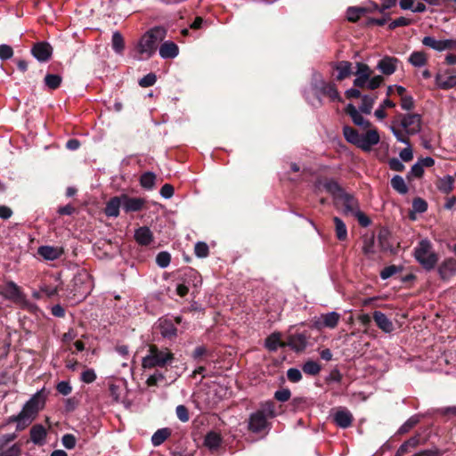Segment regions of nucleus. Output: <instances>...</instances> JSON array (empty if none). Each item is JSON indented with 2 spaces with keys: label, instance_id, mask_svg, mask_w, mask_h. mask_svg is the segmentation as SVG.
<instances>
[{
  "label": "nucleus",
  "instance_id": "obj_1",
  "mask_svg": "<svg viewBox=\"0 0 456 456\" xmlns=\"http://www.w3.org/2000/svg\"><path fill=\"white\" fill-rule=\"evenodd\" d=\"M421 126V116L416 113H409L402 116L399 121L393 122L391 130L398 142L408 144L409 137L419 134Z\"/></svg>",
  "mask_w": 456,
  "mask_h": 456
},
{
  "label": "nucleus",
  "instance_id": "obj_2",
  "mask_svg": "<svg viewBox=\"0 0 456 456\" xmlns=\"http://www.w3.org/2000/svg\"><path fill=\"white\" fill-rule=\"evenodd\" d=\"M44 405L45 398L41 392H37L24 404L18 415L10 417L9 422H16L17 429L22 430L31 424Z\"/></svg>",
  "mask_w": 456,
  "mask_h": 456
},
{
  "label": "nucleus",
  "instance_id": "obj_3",
  "mask_svg": "<svg viewBox=\"0 0 456 456\" xmlns=\"http://www.w3.org/2000/svg\"><path fill=\"white\" fill-rule=\"evenodd\" d=\"M166 37V30L161 27H155L142 36L135 46L136 57L139 60L151 58L157 50V45Z\"/></svg>",
  "mask_w": 456,
  "mask_h": 456
},
{
  "label": "nucleus",
  "instance_id": "obj_4",
  "mask_svg": "<svg viewBox=\"0 0 456 456\" xmlns=\"http://www.w3.org/2000/svg\"><path fill=\"white\" fill-rule=\"evenodd\" d=\"M413 255L417 262L427 271L433 270L439 259L432 243L427 239L421 240L418 243Z\"/></svg>",
  "mask_w": 456,
  "mask_h": 456
},
{
  "label": "nucleus",
  "instance_id": "obj_5",
  "mask_svg": "<svg viewBox=\"0 0 456 456\" xmlns=\"http://www.w3.org/2000/svg\"><path fill=\"white\" fill-rule=\"evenodd\" d=\"M174 360V354L167 349H159L155 345H151L149 354L142 358V365L144 369L155 367L163 368L170 364Z\"/></svg>",
  "mask_w": 456,
  "mask_h": 456
},
{
  "label": "nucleus",
  "instance_id": "obj_6",
  "mask_svg": "<svg viewBox=\"0 0 456 456\" xmlns=\"http://www.w3.org/2000/svg\"><path fill=\"white\" fill-rule=\"evenodd\" d=\"M275 416L274 405L271 402H267L263 405L261 410L252 413L248 419V429L254 433H259L265 430L267 426V418Z\"/></svg>",
  "mask_w": 456,
  "mask_h": 456
},
{
  "label": "nucleus",
  "instance_id": "obj_7",
  "mask_svg": "<svg viewBox=\"0 0 456 456\" xmlns=\"http://www.w3.org/2000/svg\"><path fill=\"white\" fill-rule=\"evenodd\" d=\"M0 295L13 303L24 304L26 302L25 295L21 289L13 281H7L0 285Z\"/></svg>",
  "mask_w": 456,
  "mask_h": 456
},
{
  "label": "nucleus",
  "instance_id": "obj_8",
  "mask_svg": "<svg viewBox=\"0 0 456 456\" xmlns=\"http://www.w3.org/2000/svg\"><path fill=\"white\" fill-rule=\"evenodd\" d=\"M436 86L439 89L448 90L456 86V70L446 69L438 72L435 77Z\"/></svg>",
  "mask_w": 456,
  "mask_h": 456
},
{
  "label": "nucleus",
  "instance_id": "obj_9",
  "mask_svg": "<svg viewBox=\"0 0 456 456\" xmlns=\"http://www.w3.org/2000/svg\"><path fill=\"white\" fill-rule=\"evenodd\" d=\"M380 137L377 129H369L365 134H362L357 147L364 151H370V148L379 142Z\"/></svg>",
  "mask_w": 456,
  "mask_h": 456
},
{
  "label": "nucleus",
  "instance_id": "obj_10",
  "mask_svg": "<svg viewBox=\"0 0 456 456\" xmlns=\"http://www.w3.org/2000/svg\"><path fill=\"white\" fill-rule=\"evenodd\" d=\"M357 69L355 71V79L354 86L360 88H365L372 71L367 64L357 62Z\"/></svg>",
  "mask_w": 456,
  "mask_h": 456
},
{
  "label": "nucleus",
  "instance_id": "obj_11",
  "mask_svg": "<svg viewBox=\"0 0 456 456\" xmlns=\"http://www.w3.org/2000/svg\"><path fill=\"white\" fill-rule=\"evenodd\" d=\"M345 111L350 116L354 125L364 129L370 126V123L362 116L360 110H358L352 103L346 105Z\"/></svg>",
  "mask_w": 456,
  "mask_h": 456
},
{
  "label": "nucleus",
  "instance_id": "obj_12",
  "mask_svg": "<svg viewBox=\"0 0 456 456\" xmlns=\"http://www.w3.org/2000/svg\"><path fill=\"white\" fill-rule=\"evenodd\" d=\"M438 273L442 280H449L456 273V260L453 258L444 259L438 266Z\"/></svg>",
  "mask_w": 456,
  "mask_h": 456
},
{
  "label": "nucleus",
  "instance_id": "obj_13",
  "mask_svg": "<svg viewBox=\"0 0 456 456\" xmlns=\"http://www.w3.org/2000/svg\"><path fill=\"white\" fill-rule=\"evenodd\" d=\"M53 53L52 46L46 42L36 44L32 48V54L39 61H46L49 60Z\"/></svg>",
  "mask_w": 456,
  "mask_h": 456
},
{
  "label": "nucleus",
  "instance_id": "obj_14",
  "mask_svg": "<svg viewBox=\"0 0 456 456\" xmlns=\"http://www.w3.org/2000/svg\"><path fill=\"white\" fill-rule=\"evenodd\" d=\"M123 209L126 212H135L141 210L145 204V200L142 198H131L126 194H122Z\"/></svg>",
  "mask_w": 456,
  "mask_h": 456
},
{
  "label": "nucleus",
  "instance_id": "obj_15",
  "mask_svg": "<svg viewBox=\"0 0 456 456\" xmlns=\"http://www.w3.org/2000/svg\"><path fill=\"white\" fill-rule=\"evenodd\" d=\"M64 250L61 247L41 246L37 249V254L45 260L53 261L61 257Z\"/></svg>",
  "mask_w": 456,
  "mask_h": 456
},
{
  "label": "nucleus",
  "instance_id": "obj_16",
  "mask_svg": "<svg viewBox=\"0 0 456 456\" xmlns=\"http://www.w3.org/2000/svg\"><path fill=\"white\" fill-rule=\"evenodd\" d=\"M333 419L337 426L346 428L351 426L354 418L348 410L339 409L334 413Z\"/></svg>",
  "mask_w": 456,
  "mask_h": 456
},
{
  "label": "nucleus",
  "instance_id": "obj_17",
  "mask_svg": "<svg viewBox=\"0 0 456 456\" xmlns=\"http://www.w3.org/2000/svg\"><path fill=\"white\" fill-rule=\"evenodd\" d=\"M397 63L398 60L396 58L385 57L379 61L377 68L384 75L390 76L395 72L397 69Z\"/></svg>",
  "mask_w": 456,
  "mask_h": 456
},
{
  "label": "nucleus",
  "instance_id": "obj_18",
  "mask_svg": "<svg viewBox=\"0 0 456 456\" xmlns=\"http://www.w3.org/2000/svg\"><path fill=\"white\" fill-rule=\"evenodd\" d=\"M340 320V314L336 312H330L322 314L319 321L316 322L318 327H326L334 329Z\"/></svg>",
  "mask_w": 456,
  "mask_h": 456
},
{
  "label": "nucleus",
  "instance_id": "obj_19",
  "mask_svg": "<svg viewBox=\"0 0 456 456\" xmlns=\"http://www.w3.org/2000/svg\"><path fill=\"white\" fill-rule=\"evenodd\" d=\"M373 319L377 326L384 332L390 333L394 330L395 327L393 322L387 317L385 314L379 311L373 313Z\"/></svg>",
  "mask_w": 456,
  "mask_h": 456
},
{
  "label": "nucleus",
  "instance_id": "obj_20",
  "mask_svg": "<svg viewBox=\"0 0 456 456\" xmlns=\"http://www.w3.org/2000/svg\"><path fill=\"white\" fill-rule=\"evenodd\" d=\"M286 346L297 352L303 351L306 346V337L304 334L291 335L285 343Z\"/></svg>",
  "mask_w": 456,
  "mask_h": 456
},
{
  "label": "nucleus",
  "instance_id": "obj_21",
  "mask_svg": "<svg viewBox=\"0 0 456 456\" xmlns=\"http://www.w3.org/2000/svg\"><path fill=\"white\" fill-rule=\"evenodd\" d=\"M123 208L122 197L111 198L106 204L105 214L110 217H117L119 215V208Z\"/></svg>",
  "mask_w": 456,
  "mask_h": 456
},
{
  "label": "nucleus",
  "instance_id": "obj_22",
  "mask_svg": "<svg viewBox=\"0 0 456 456\" xmlns=\"http://www.w3.org/2000/svg\"><path fill=\"white\" fill-rule=\"evenodd\" d=\"M159 51V55L163 59H173V58L176 57L179 53L178 46L171 41H167V42L163 43L160 45Z\"/></svg>",
  "mask_w": 456,
  "mask_h": 456
},
{
  "label": "nucleus",
  "instance_id": "obj_23",
  "mask_svg": "<svg viewBox=\"0 0 456 456\" xmlns=\"http://www.w3.org/2000/svg\"><path fill=\"white\" fill-rule=\"evenodd\" d=\"M159 331L164 338H172L176 337L177 330L170 320H159Z\"/></svg>",
  "mask_w": 456,
  "mask_h": 456
},
{
  "label": "nucleus",
  "instance_id": "obj_24",
  "mask_svg": "<svg viewBox=\"0 0 456 456\" xmlns=\"http://www.w3.org/2000/svg\"><path fill=\"white\" fill-rule=\"evenodd\" d=\"M222 443V436L216 431L208 432L204 439V445L211 451L217 450Z\"/></svg>",
  "mask_w": 456,
  "mask_h": 456
},
{
  "label": "nucleus",
  "instance_id": "obj_25",
  "mask_svg": "<svg viewBox=\"0 0 456 456\" xmlns=\"http://www.w3.org/2000/svg\"><path fill=\"white\" fill-rule=\"evenodd\" d=\"M135 240L141 245H149L152 240V233L148 227H140L134 233Z\"/></svg>",
  "mask_w": 456,
  "mask_h": 456
},
{
  "label": "nucleus",
  "instance_id": "obj_26",
  "mask_svg": "<svg viewBox=\"0 0 456 456\" xmlns=\"http://www.w3.org/2000/svg\"><path fill=\"white\" fill-rule=\"evenodd\" d=\"M408 61L414 67H423L428 63V54L423 51H414L410 54Z\"/></svg>",
  "mask_w": 456,
  "mask_h": 456
},
{
  "label": "nucleus",
  "instance_id": "obj_27",
  "mask_svg": "<svg viewBox=\"0 0 456 456\" xmlns=\"http://www.w3.org/2000/svg\"><path fill=\"white\" fill-rule=\"evenodd\" d=\"M320 91L322 94L329 96L331 101H341L337 87L332 83H322Z\"/></svg>",
  "mask_w": 456,
  "mask_h": 456
},
{
  "label": "nucleus",
  "instance_id": "obj_28",
  "mask_svg": "<svg viewBox=\"0 0 456 456\" xmlns=\"http://www.w3.org/2000/svg\"><path fill=\"white\" fill-rule=\"evenodd\" d=\"M265 347L270 351H276L278 347H283L285 346V343H282L281 341V334L278 332H274L271 334L266 339H265Z\"/></svg>",
  "mask_w": 456,
  "mask_h": 456
},
{
  "label": "nucleus",
  "instance_id": "obj_29",
  "mask_svg": "<svg viewBox=\"0 0 456 456\" xmlns=\"http://www.w3.org/2000/svg\"><path fill=\"white\" fill-rule=\"evenodd\" d=\"M336 69L338 70L337 79L343 80L352 74V63L345 61H339L336 65Z\"/></svg>",
  "mask_w": 456,
  "mask_h": 456
},
{
  "label": "nucleus",
  "instance_id": "obj_30",
  "mask_svg": "<svg viewBox=\"0 0 456 456\" xmlns=\"http://www.w3.org/2000/svg\"><path fill=\"white\" fill-rule=\"evenodd\" d=\"M454 178L452 175H445L439 179L437 188L444 193H450L453 189Z\"/></svg>",
  "mask_w": 456,
  "mask_h": 456
},
{
  "label": "nucleus",
  "instance_id": "obj_31",
  "mask_svg": "<svg viewBox=\"0 0 456 456\" xmlns=\"http://www.w3.org/2000/svg\"><path fill=\"white\" fill-rule=\"evenodd\" d=\"M343 134H344L345 139L348 142H350L355 146L358 145L361 134H359L354 128L348 126H345L343 127Z\"/></svg>",
  "mask_w": 456,
  "mask_h": 456
},
{
  "label": "nucleus",
  "instance_id": "obj_32",
  "mask_svg": "<svg viewBox=\"0 0 456 456\" xmlns=\"http://www.w3.org/2000/svg\"><path fill=\"white\" fill-rule=\"evenodd\" d=\"M45 429L41 425H36L30 430V438L35 444H40L45 439Z\"/></svg>",
  "mask_w": 456,
  "mask_h": 456
},
{
  "label": "nucleus",
  "instance_id": "obj_33",
  "mask_svg": "<svg viewBox=\"0 0 456 456\" xmlns=\"http://www.w3.org/2000/svg\"><path fill=\"white\" fill-rule=\"evenodd\" d=\"M364 14H366V9L363 6L349 7L346 11L347 20L352 22L357 21Z\"/></svg>",
  "mask_w": 456,
  "mask_h": 456
},
{
  "label": "nucleus",
  "instance_id": "obj_34",
  "mask_svg": "<svg viewBox=\"0 0 456 456\" xmlns=\"http://www.w3.org/2000/svg\"><path fill=\"white\" fill-rule=\"evenodd\" d=\"M335 224V231L337 238L339 240H345L347 238V229L345 223L339 218L335 216L333 218Z\"/></svg>",
  "mask_w": 456,
  "mask_h": 456
},
{
  "label": "nucleus",
  "instance_id": "obj_35",
  "mask_svg": "<svg viewBox=\"0 0 456 456\" xmlns=\"http://www.w3.org/2000/svg\"><path fill=\"white\" fill-rule=\"evenodd\" d=\"M170 436L168 428H161L157 430L151 436V443L154 446H159Z\"/></svg>",
  "mask_w": 456,
  "mask_h": 456
},
{
  "label": "nucleus",
  "instance_id": "obj_36",
  "mask_svg": "<svg viewBox=\"0 0 456 456\" xmlns=\"http://www.w3.org/2000/svg\"><path fill=\"white\" fill-rule=\"evenodd\" d=\"M358 204L357 201L349 195L344 196V212L346 214L354 215L356 211H358Z\"/></svg>",
  "mask_w": 456,
  "mask_h": 456
},
{
  "label": "nucleus",
  "instance_id": "obj_37",
  "mask_svg": "<svg viewBox=\"0 0 456 456\" xmlns=\"http://www.w3.org/2000/svg\"><path fill=\"white\" fill-rule=\"evenodd\" d=\"M391 186L394 190L401 194H405L408 191V187L404 182V179L400 175H395L391 179Z\"/></svg>",
  "mask_w": 456,
  "mask_h": 456
},
{
  "label": "nucleus",
  "instance_id": "obj_38",
  "mask_svg": "<svg viewBox=\"0 0 456 456\" xmlns=\"http://www.w3.org/2000/svg\"><path fill=\"white\" fill-rule=\"evenodd\" d=\"M111 43L113 50L117 53H122L125 48V43L122 35L118 31L113 33Z\"/></svg>",
  "mask_w": 456,
  "mask_h": 456
},
{
  "label": "nucleus",
  "instance_id": "obj_39",
  "mask_svg": "<svg viewBox=\"0 0 456 456\" xmlns=\"http://www.w3.org/2000/svg\"><path fill=\"white\" fill-rule=\"evenodd\" d=\"M375 97L363 95L362 98V104L359 110L362 113L370 114L373 105L375 103Z\"/></svg>",
  "mask_w": 456,
  "mask_h": 456
},
{
  "label": "nucleus",
  "instance_id": "obj_40",
  "mask_svg": "<svg viewBox=\"0 0 456 456\" xmlns=\"http://www.w3.org/2000/svg\"><path fill=\"white\" fill-rule=\"evenodd\" d=\"M320 185L332 195H338L342 191L338 183L334 180H326Z\"/></svg>",
  "mask_w": 456,
  "mask_h": 456
},
{
  "label": "nucleus",
  "instance_id": "obj_41",
  "mask_svg": "<svg viewBox=\"0 0 456 456\" xmlns=\"http://www.w3.org/2000/svg\"><path fill=\"white\" fill-rule=\"evenodd\" d=\"M46 86L52 90L58 88L61 83V77L59 75L47 74L45 77Z\"/></svg>",
  "mask_w": 456,
  "mask_h": 456
},
{
  "label": "nucleus",
  "instance_id": "obj_42",
  "mask_svg": "<svg viewBox=\"0 0 456 456\" xmlns=\"http://www.w3.org/2000/svg\"><path fill=\"white\" fill-rule=\"evenodd\" d=\"M305 373L309 375H316L321 370V366L317 362L307 361L302 367Z\"/></svg>",
  "mask_w": 456,
  "mask_h": 456
},
{
  "label": "nucleus",
  "instance_id": "obj_43",
  "mask_svg": "<svg viewBox=\"0 0 456 456\" xmlns=\"http://www.w3.org/2000/svg\"><path fill=\"white\" fill-rule=\"evenodd\" d=\"M156 176L153 173L147 172L141 176L140 183L143 188L151 189L154 185Z\"/></svg>",
  "mask_w": 456,
  "mask_h": 456
},
{
  "label": "nucleus",
  "instance_id": "obj_44",
  "mask_svg": "<svg viewBox=\"0 0 456 456\" xmlns=\"http://www.w3.org/2000/svg\"><path fill=\"white\" fill-rule=\"evenodd\" d=\"M170 254L166 251L159 253L156 256V263L161 268L167 267L170 264Z\"/></svg>",
  "mask_w": 456,
  "mask_h": 456
},
{
  "label": "nucleus",
  "instance_id": "obj_45",
  "mask_svg": "<svg viewBox=\"0 0 456 456\" xmlns=\"http://www.w3.org/2000/svg\"><path fill=\"white\" fill-rule=\"evenodd\" d=\"M456 48V39H444L438 41L437 52Z\"/></svg>",
  "mask_w": 456,
  "mask_h": 456
},
{
  "label": "nucleus",
  "instance_id": "obj_46",
  "mask_svg": "<svg viewBox=\"0 0 456 456\" xmlns=\"http://www.w3.org/2000/svg\"><path fill=\"white\" fill-rule=\"evenodd\" d=\"M362 251L366 256H369L375 253L373 237L364 239Z\"/></svg>",
  "mask_w": 456,
  "mask_h": 456
},
{
  "label": "nucleus",
  "instance_id": "obj_47",
  "mask_svg": "<svg viewBox=\"0 0 456 456\" xmlns=\"http://www.w3.org/2000/svg\"><path fill=\"white\" fill-rule=\"evenodd\" d=\"M195 255L199 257H206L208 255V246L205 242H198L194 248Z\"/></svg>",
  "mask_w": 456,
  "mask_h": 456
},
{
  "label": "nucleus",
  "instance_id": "obj_48",
  "mask_svg": "<svg viewBox=\"0 0 456 456\" xmlns=\"http://www.w3.org/2000/svg\"><path fill=\"white\" fill-rule=\"evenodd\" d=\"M157 80L156 75L149 73L139 80V85L142 87L151 86Z\"/></svg>",
  "mask_w": 456,
  "mask_h": 456
},
{
  "label": "nucleus",
  "instance_id": "obj_49",
  "mask_svg": "<svg viewBox=\"0 0 456 456\" xmlns=\"http://www.w3.org/2000/svg\"><path fill=\"white\" fill-rule=\"evenodd\" d=\"M13 55L12 48L5 44L0 45V59L4 61L11 59Z\"/></svg>",
  "mask_w": 456,
  "mask_h": 456
},
{
  "label": "nucleus",
  "instance_id": "obj_50",
  "mask_svg": "<svg viewBox=\"0 0 456 456\" xmlns=\"http://www.w3.org/2000/svg\"><path fill=\"white\" fill-rule=\"evenodd\" d=\"M423 173H424V168L422 167L420 163H419V161H418L411 167V168L408 174V177L409 178H412V177L419 178L422 176Z\"/></svg>",
  "mask_w": 456,
  "mask_h": 456
},
{
  "label": "nucleus",
  "instance_id": "obj_51",
  "mask_svg": "<svg viewBox=\"0 0 456 456\" xmlns=\"http://www.w3.org/2000/svg\"><path fill=\"white\" fill-rule=\"evenodd\" d=\"M406 145L407 147L400 151L399 156L403 161L409 162L413 159V152L410 142Z\"/></svg>",
  "mask_w": 456,
  "mask_h": 456
},
{
  "label": "nucleus",
  "instance_id": "obj_52",
  "mask_svg": "<svg viewBox=\"0 0 456 456\" xmlns=\"http://www.w3.org/2000/svg\"><path fill=\"white\" fill-rule=\"evenodd\" d=\"M411 20L410 19L405 17H400L391 21L388 27L390 29H394L397 27L408 26L411 24Z\"/></svg>",
  "mask_w": 456,
  "mask_h": 456
},
{
  "label": "nucleus",
  "instance_id": "obj_53",
  "mask_svg": "<svg viewBox=\"0 0 456 456\" xmlns=\"http://www.w3.org/2000/svg\"><path fill=\"white\" fill-rule=\"evenodd\" d=\"M177 418L182 422H187L190 419L187 408L184 405H178L175 410Z\"/></svg>",
  "mask_w": 456,
  "mask_h": 456
},
{
  "label": "nucleus",
  "instance_id": "obj_54",
  "mask_svg": "<svg viewBox=\"0 0 456 456\" xmlns=\"http://www.w3.org/2000/svg\"><path fill=\"white\" fill-rule=\"evenodd\" d=\"M81 379L86 384L93 383L96 379V374L92 369L86 370L81 374Z\"/></svg>",
  "mask_w": 456,
  "mask_h": 456
},
{
  "label": "nucleus",
  "instance_id": "obj_55",
  "mask_svg": "<svg viewBox=\"0 0 456 456\" xmlns=\"http://www.w3.org/2000/svg\"><path fill=\"white\" fill-rule=\"evenodd\" d=\"M287 377L291 382H298L302 379V374L298 369L290 368L287 371Z\"/></svg>",
  "mask_w": 456,
  "mask_h": 456
},
{
  "label": "nucleus",
  "instance_id": "obj_56",
  "mask_svg": "<svg viewBox=\"0 0 456 456\" xmlns=\"http://www.w3.org/2000/svg\"><path fill=\"white\" fill-rule=\"evenodd\" d=\"M383 82V77L381 76H374L373 77H370L365 88L374 90L378 88Z\"/></svg>",
  "mask_w": 456,
  "mask_h": 456
},
{
  "label": "nucleus",
  "instance_id": "obj_57",
  "mask_svg": "<svg viewBox=\"0 0 456 456\" xmlns=\"http://www.w3.org/2000/svg\"><path fill=\"white\" fill-rule=\"evenodd\" d=\"M61 442L63 446L67 449H73L76 446V438L70 434L64 435Z\"/></svg>",
  "mask_w": 456,
  "mask_h": 456
},
{
  "label": "nucleus",
  "instance_id": "obj_58",
  "mask_svg": "<svg viewBox=\"0 0 456 456\" xmlns=\"http://www.w3.org/2000/svg\"><path fill=\"white\" fill-rule=\"evenodd\" d=\"M56 389L60 394L68 395L71 393L72 387L69 382L61 381L57 384Z\"/></svg>",
  "mask_w": 456,
  "mask_h": 456
},
{
  "label": "nucleus",
  "instance_id": "obj_59",
  "mask_svg": "<svg viewBox=\"0 0 456 456\" xmlns=\"http://www.w3.org/2000/svg\"><path fill=\"white\" fill-rule=\"evenodd\" d=\"M412 207L414 208L415 211L419 212V213H423L427 210L428 208V204L425 200H423L422 199L420 198H418V199H415L413 200V204H412Z\"/></svg>",
  "mask_w": 456,
  "mask_h": 456
},
{
  "label": "nucleus",
  "instance_id": "obj_60",
  "mask_svg": "<svg viewBox=\"0 0 456 456\" xmlns=\"http://www.w3.org/2000/svg\"><path fill=\"white\" fill-rule=\"evenodd\" d=\"M438 41L439 40H436L433 37H425L421 40V43H422L423 45H425L427 47H429V48H431V49H433L435 51H437Z\"/></svg>",
  "mask_w": 456,
  "mask_h": 456
},
{
  "label": "nucleus",
  "instance_id": "obj_61",
  "mask_svg": "<svg viewBox=\"0 0 456 456\" xmlns=\"http://www.w3.org/2000/svg\"><path fill=\"white\" fill-rule=\"evenodd\" d=\"M291 393L289 389H281L275 392L274 397L280 402H287L290 398Z\"/></svg>",
  "mask_w": 456,
  "mask_h": 456
},
{
  "label": "nucleus",
  "instance_id": "obj_62",
  "mask_svg": "<svg viewBox=\"0 0 456 456\" xmlns=\"http://www.w3.org/2000/svg\"><path fill=\"white\" fill-rule=\"evenodd\" d=\"M20 447L18 444H13L6 451H4L0 453V456H20Z\"/></svg>",
  "mask_w": 456,
  "mask_h": 456
},
{
  "label": "nucleus",
  "instance_id": "obj_63",
  "mask_svg": "<svg viewBox=\"0 0 456 456\" xmlns=\"http://www.w3.org/2000/svg\"><path fill=\"white\" fill-rule=\"evenodd\" d=\"M397 273V268L395 265H390L384 268L380 273V277L387 280Z\"/></svg>",
  "mask_w": 456,
  "mask_h": 456
},
{
  "label": "nucleus",
  "instance_id": "obj_64",
  "mask_svg": "<svg viewBox=\"0 0 456 456\" xmlns=\"http://www.w3.org/2000/svg\"><path fill=\"white\" fill-rule=\"evenodd\" d=\"M160 195L165 199H169L174 195V187L166 183L160 189Z\"/></svg>",
  "mask_w": 456,
  "mask_h": 456
}]
</instances>
